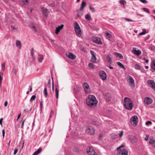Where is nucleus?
Returning <instances> with one entry per match:
<instances>
[{
  "mask_svg": "<svg viewBox=\"0 0 155 155\" xmlns=\"http://www.w3.org/2000/svg\"><path fill=\"white\" fill-rule=\"evenodd\" d=\"M86 103L88 105L93 107L97 105L98 101L94 96L89 95L86 99Z\"/></svg>",
  "mask_w": 155,
  "mask_h": 155,
  "instance_id": "nucleus-1",
  "label": "nucleus"
},
{
  "mask_svg": "<svg viewBox=\"0 0 155 155\" xmlns=\"http://www.w3.org/2000/svg\"><path fill=\"white\" fill-rule=\"evenodd\" d=\"M124 105L126 109L130 110L132 109L133 102L132 101H130L129 98L125 97L124 99Z\"/></svg>",
  "mask_w": 155,
  "mask_h": 155,
  "instance_id": "nucleus-2",
  "label": "nucleus"
},
{
  "mask_svg": "<svg viewBox=\"0 0 155 155\" xmlns=\"http://www.w3.org/2000/svg\"><path fill=\"white\" fill-rule=\"evenodd\" d=\"M75 32L77 36L80 37L82 35V32L80 27L77 22L75 21L74 24Z\"/></svg>",
  "mask_w": 155,
  "mask_h": 155,
  "instance_id": "nucleus-3",
  "label": "nucleus"
},
{
  "mask_svg": "<svg viewBox=\"0 0 155 155\" xmlns=\"http://www.w3.org/2000/svg\"><path fill=\"white\" fill-rule=\"evenodd\" d=\"M127 80L131 88H133L135 87L134 80L131 76L129 75L127 78Z\"/></svg>",
  "mask_w": 155,
  "mask_h": 155,
  "instance_id": "nucleus-4",
  "label": "nucleus"
},
{
  "mask_svg": "<svg viewBox=\"0 0 155 155\" xmlns=\"http://www.w3.org/2000/svg\"><path fill=\"white\" fill-rule=\"evenodd\" d=\"M138 119L137 116L134 115L132 116L130 118V122L131 124L134 126H136L138 123Z\"/></svg>",
  "mask_w": 155,
  "mask_h": 155,
  "instance_id": "nucleus-5",
  "label": "nucleus"
},
{
  "mask_svg": "<svg viewBox=\"0 0 155 155\" xmlns=\"http://www.w3.org/2000/svg\"><path fill=\"white\" fill-rule=\"evenodd\" d=\"M85 130L90 135H93L95 134L94 129L92 127H87Z\"/></svg>",
  "mask_w": 155,
  "mask_h": 155,
  "instance_id": "nucleus-6",
  "label": "nucleus"
},
{
  "mask_svg": "<svg viewBox=\"0 0 155 155\" xmlns=\"http://www.w3.org/2000/svg\"><path fill=\"white\" fill-rule=\"evenodd\" d=\"M83 86L84 88V91L86 93H88L90 92V87L87 83L84 82L83 84Z\"/></svg>",
  "mask_w": 155,
  "mask_h": 155,
  "instance_id": "nucleus-7",
  "label": "nucleus"
},
{
  "mask_svg": "<svg viewBox=\"0 0 155 155\" xmlns=\"http://www.w3.org/2000/svg\"><path fill=\"white\" fill-rule=\"evenodd\" d=\"M99 75L100 78L103 80H105L106 79L107 75L104 71H101L99 72Z\"/></svg>",
  "mask_w": 155,
  "mask_h": 155,
  "instance_id": "nucleus-8",
  "label": "nucleus"
},
{
  "mask_svg": "<svg viewBox=\"0 0 155 155\" xmlns=\"http://www.w3.org/2000/svg\"><path fill=\"white\" fill-rule=\"evenodd\" d=\"M147 83L148 86L155 91V83L154 81L153 80H149L147 81Z\"/></svg>",
  "mask_w": 155,
  "mask_h": 155,
  "instance_id": "nucleus-9",
  "label": "nucleus"
},
{
  "mask_svg": "<svg viewBox=\"0 0 155 155\" xmlns=\"http://www.w3.org/2000/svg\"><path fill=\"white\" fill-rule=\"evenodd\" d=\"M117 155H128V151L126 149H120L117 153Z\"/></svg>",
  "mask_w": 155,
  "mask_h": 155,
  "instance_id": "nucleus-10",
  "label": "nucleus"
},
{
  "mask_svg": "<svg viewBox=\"0 0 155 155\" xmlns=\"http://www.w3.org/2000/svg\"><path fill=\"white\" fill-rule=\"evenodd\" d=\"M93 42L97 43L98 45L102 44V43L101 42V38L98 37H94L93 38Z\"/></svg>",
  "mask_w": 155,
  "mask_h": 155,
  "instance_id": "nucleus-11",
  "label": "nucleus"
},
{
  "mask_svg": "<svg viewBox=\"0 0 155 155\" xmlns=\"http://www.w3.org/2000/svg\"><path fill=\"white\" fill-rule=\"evenodd\" d=\"M65 54L67 57L72 59H74L76 57L75 55L71 52L66 53Z\"/></svg>",
  "mask_w": 155,
  "mask_h": 155,
  "instance_id": "nucleus-12",
  "label": "nucleus"
},
{
  "mask_svg": "<svg viewBox=\"0 0 155 155\" xmlns=\"http://www.w3.org/2000/svg\"><path fill=\"white\" fill-rule=\"evenodd\" d=\"M90 52L92 55L91 61L92 62H95L96 59L95 53L94 51L91 50Z\"/></svg>",
  "mask_w": 155,
  "mask_h": 155,
  "instance_id": "nucleus-13",
  "label": "nucleus"
},
{
  "mask_svg": "<svg viewBox=\"0 0 155 155\" xmlns=\"http://www.w3.org/2000/svg\"><path fill=\"white\" fill-rule=\"evenodd\" d=\"M145 103L147 105L151 104L153 102V100L149 97H146L144 99Z\"/></svg>",
  "mask_w": 155,
  "mask_h": 155,
  "instance_id": "nucleus-14",
  "label": "nucleus"
},
{
  "mask_svg": "<svg viewBox=\"0 0 155 155\" xmlns=\"http://www.w3.org/2000/svg\"><path fill=\"white\" fill-rule=\"evenodd\" d=\"M132 52L134 53L137 56L140 55L141 53L140 50H137L135 48H134L132 49Z\"/></svg>",
  "mask_w": 155,
  "mask_h": 155,
  "instance_id": "nucleus-15",
  "label": "nucleus"
},
{
  "mask_svg": "<svg viewBox=\"0 0 155 155\" xmlns=\"http://www.w3.org/2000/svg\"><path fill=\"white\" fill-rule=\"evenodd\" d=\"M64 25L63 24L61 25L60 26H58L57 27H56L55 30V33L57 34H58L60 31V30L63 28Z\"/></svg>",
  "mask_w": 155,
  "mask_h": 155,
  "instance_id": "nucleus-16",
  "label": "nucleus"
},
{
  "mask_svg": "<svg viewBox=\"0 0 155 155\" xmlns=\"http://www.w3.org/2000/svg\"><path fill=\"white\" fill-rule=\"evenodd\" d=\"M30 28L34 32H37V29L35 26L33 24L31 25L30 26Z\"/></svg>",
  "mask_w": 155,
  "mask_h": 155,
  "instance_id": "nucleus-17",
  "label": "nucleus"
},
{
  "mask_svg": "<svg viewBox=\"0 0 155 155\" xmlns=\"http://www.w3.org/2000/svg\"><path fill=\"white\" fill-rule=\"evenodd\" d=\"M44 57L43 55L42 54H39L38 55V60L39 62H41L43 59Z\"/></svg>",
  "mask_w": 155,
  "mask_h": 155,
  "instance_id": "nucleus-18",
  "label": "nucleus"
},
{
  "mask_svg": "<svg viewBox=\"0 0 155 155\" xmlns=\"http://www.w3.org/2000/svg\"><path fill=\"white\" fill-rule=\"evenodd\" d=\"M21 2L24 5H28L29 4L28 0H21Z\"/></svg>",
  "mask_w": 155,
  "mask_h": 155,
  "instance_id": "nucleus-19",
  "label": "nucleus"
},
{
  "mask_svg": "<svg viewBox=\"0 0 155 155\" xmlns=\"http://www.w3.org/2000/svg\"><path fill=\"white\" fill-rule=\"evenodd\" d=\"M149 143L153 147H155V140L151 139Z\"/></svg>",
  "mask_w": 155,
  "mask_h": 155,
  "instance_id": "nucleus-20",
  "label": "nucleus"
},
{
  "mask_svg": "<svg viewBox=\"0 0 155 155\" xmlns=\"http://www.w3.org/2000/svg\"><path fill=\"white\" fill-rule=\"evenodd\" d=\"M86 4V2L85 1H83L82 2L80 7V10H83L84 7L85 6Z\"/></svg>",
  "mask_w": 155,
  "mask_h": 155,
  "instance_id": "nucleus-21",
  "label": "nucleus"
},
{
  "mask_svg": "<svg viewBox=\"0 0 155 155\" xmlns=\"http://www.w3.org/2000/svg\"><path fill=\"white\" fill-rule=\"evenodd\" d=\"M106 59L107 62L110 64H112V63L111 58L109 56H108L107 57Z\"/></svg>",
  "mask_w": 155,
  "mask_h": 155,
  "instance_id": "nucleus-22",
  "label": "nucleus"
},
{
  "mask_svg": "<svg viewBox=\"0 0 155 155\" xmlns=\"http://www.w3.org/2000/svg\"><path fill=\"white\" fill-rule=\"evenodd\" d=\"M94 149H93L92 147H87L86 149L88 155L89 154V153L92 151V150H93Z\"/></svg>",
  "mask_w": 155,
  "mask_h": 155,
  "instance_id": "nucleus-23",
  "label": "nucleus"
},
{
  "mask_svg": "<svg viewBox=\"0 0 155 155\" xmlns=\"http://www.w3.org/2000/svg\"><path fill=\"white\" fill-rule=\"evenodd\" d=\"M15 44L17 47H19L20 48H21V43L19 40H17L16 41Z\"/></svg>",
  "mask_w": 155,
  "mask_h": 155,
  "instance_id": "nucleus-24",
  "label": "nucleus"
},
{
  "mask_svg": "<svg viewBox=\"0 0 155 155\" xmlns=\"http://www.w3.org/2000/svg\"><path fill=\"white\" fill-rule=\"evenodd\" d=\"M42 9L44 15H45V16H47L48 15V14L47 13V9L44 7H43Z\"/></svg>",
  "mask_w": 155,
  "mask_h": 155,
  "instance_id": "nucleus-25",
  "label": "nucleus"
},
{
  "mask_svg": "<svg viewBox=\"0 0 155 155\" xmlns=\"http://www.w3.org/2000/svg\"><path fill=\"white\" fill-rule=\"evenodd\" d=\"M114 54L115 55L118 57L119 58H120V59H123V56L121 54L116 52L114 53Z\"/></svg>",
  "mask_w": 155,
  "mask_h": 155,
  "instance_id": "nucleus-26",
  "label": "nucleus"
},
{
  "mask_svg": "<svg viewBox=\"0 0 155 155\" xmlns=\"http://www.w3.org/2000/svg\"><path fill=\"white\" fill-rule=\"evenodd\" d=\"M42 150L41 148H39L37 151H35L33 154V155H37L38 153H40Z\"/></svg>",
  "mask_w": 155,
  "mask_h": 155,
  "instance_id": "nucleus-27",
  "label": "nucleus"
},
{
  "mask_svg": "<svg viewBox=\"0 0 155 155\" xmlns=\"http://www.w3.org/2000/svg\"><path fill=\"white\" fill-rule=\"evenodd\" d=\"M151 68L155 70V60H153L151 63Z\"/></svg>",
  "mask_w": 155,
  "mask_h": 155,
  "instance_id": "nucleus-28",
  "label": "nucleus"
},
{
  "mask_svg": "<svg viewBox=\"0 0 155 155\" xmlns=\"http://www.w3.org/2000/svg\"><path fill=\"white\" fill-rule=\"evenodd\" d=\"M55 93L56 95V97L58 99V98L59 97V91L57 87L55 89Z\"/></svg>",
  "mask_w": 155,
  "mask_h": 155,
  "instance_id": "nucleus-29",
  "label": "nucleus"
},
{
  "mask_svg": "<svg viewBox=\"0 0 155 155\" xmlns=\"http://www.w3.org/2000/svg\"><path fill=\"white\" fill-rule=\"evenodd\" d=\"M117 64L119 66L124 69H125V68L124 65L120 62H117Z\"/></svg>",
  "mask_w": 155,
  "mask_h": 155,
  "instance_id": "nucleus-30",
  "label": "nucleus"
},
{
  "mask_svg": "<svg viewBox=\"0 0 155 155\" xmlns=\"http://www.w3.org/2000/svg\"><path fill=\"white\" fill-rule=\"evenodd\" d=\"M85 19L87 20H90L91 18V15L88 14H86L85 16Z\"/></svg>",
  "mask_w": 155,
  "mask_h": 155,
  "instance_id": "nucleus-31",
  "label": "nucleus"
},
{
  "mask_svg": "<svg viewBox=\"0 0 155 155\" xmlns=\"http://www.w3.org/2000/svg\"><path fill=\"white\" fill-rule=\"evenodd\" d=\"M92 124L95 126H97L99 125L98 123L95 120H92Z\"/></svg>",
  "mask_w": 155,
  "mask_h": 155,
  "instance_id": "nucleus-32",
  "label": "nucleus"
},
{
  "mask_svg": "<svg viewBox=\"0 0 155 155\" xmlns=\"http://www.w3.org/2000/svg\"><path fill=\"white\" fill-rule=\"evenodd\" d=\"M88 155H97V153L95 152L94 150H92L88 154Z\"/></svg>",
  "mask_w": 155,
  "mask_h": 155,
  "instance_id": "nucleus-33",
  "label": "nucleus"
},
{
  "mask_svg": "<svg viewBox=\"0 0 155 155\" xmlns=\"http://www.w3.org/2000/svg\"><path fill=\"white\" fill-rule=\"evenodd\" d=\"M44 93L45 96L46 97L48 94L47 91V88L46 87H45L44 89Z\"/></svg>",
  "mask_w": 155,
  "mask_h": 155,
  "instance_id": "nucleus-34",
  "label": "nucleus"
},
{
  "mask_svg": "<svg viewBox=\"0 0 155 155\" xmlns=\"http://www.w3.org/2000/svg\"><path fill=\"white\" fill-rule=\"evenodd\" d=\"M149 49L151 51H153L155 50V47L151 45L149 47Z\"/></svg>",
  "mask_w": 155,
  "mask_h": 155,
  "instance_id": "nucleus-35",
  "label": "nucleus"
},
{
  "mask_svg": "<svg viewBox=\"0 0 155 155\" xmlns=\"http://www.w3.org/2000/svg\"><path fill=\"white\" fill-rule=\"evenodd\" d=\"M135 68L136 69H139V70L141 69V67L138 64H136L135 65Z\"/></svg>",
  "mask_w": 155,
  "mask_h": 155,
  "instance_id": "nucleus-36",
  "label": "nucleus"
},
{
  "mask_svg": "<svg viewBox=\"0 0 155 155\" xmlns=\"http://www.w3.org/2000/svg\"><path fill=\"white\" fill-rule=\"evenodd\" d=\"M73 90L75 92L78 93L79 92V89L78 87H76L74 88Z\"/></svg>",
  "mask_w": 155,
  "mask_h": 155,
  "instance_id": "nucleus-37",
  "label": "nucleus"
},
{
  "mask_svg": "<svg viewBox=\"0 0 155 155\" xmlns=\"http://www.w3.org/2000/svg\"><path fill=\"white\" fill-rule=\"evenodd\" d=\"M89 7L91 11L92 12H95V9L94 8L92 7L91 5H89Z\"/></svg>",
  "mask_w": 155,
  "mask_h": 155,
  "instance_id": "nucleus-38",
  "label": "nucleus"
},
{
  "mask_svg": "<svg viewBox=\"0 0 155 155\" xmlns=\"http://www.w3.org/2000/svg\"><path fill=\"white\" fill-rule=\"evenodd\" d=\"M143 11L147 13H150V12L148 9L146 8H142Z\"/></svg>",
  "mask_w": 155,
  "mask_h": 155,
  "instance_id": "nucleus-39",
  "label": "nucleus"
},
{
  "mask_svg": "<svg viewBox=\"0 0 155 155\" xmlns=\"http://www.w3.org/2000/svg\"><path fill=\"white\" fill-rule=\"evenodd\" d=\"M2 70V71H4L5 69V63L2 64L1 65Z\"/></svg>",
  "mask_w": 155,
  "mask_h": 155,
  "instance_id": "nucleus-40",
  "label": "nucleus"
},
{
  "mask_svg": "<svg viewBox=\"0 0 155 155\" xmlns=\"http://www.w3.org/2000/svg\"><path fill=\"white\" fill-rule=\"evenodd\" d=\"M106 36L107 37H108V38H111V35L109 33L107 32L106 33Z\"/></svg>",
  "mask_w": 155,
  "mask_h": 155,
  "instance_id": "nucleus-41",
  "label": "nucleus"
},
{
  "mask_svg": "<svg viewBox=\"0 0 155 155\" xmlns=\"http://www.w3.org/2000/svg\"><path fill=\"white\" fill-rule=\"evenodd\" d=\"M119 2L123 5H124V3H126V2L124 0H120Z\"/></svg>",
  "mask_w": 155,
  "mask_h": 155,
  "instance_id": "nucleus-42",
  "label": "nucleus"
},
{
  "mask_svg": "<svg viewBox=\"0 0 155 155\" xmlns=\"http://www.w3.org/2000/svg\"><path fill=\"white\" fill-rule=\"evenodd\" d=\"M73 150L76 153H78L79 151V149L78 148L75 147L74 148Z\"/></svg>",
  "mask_w": 155,
  "mask_h": 155,
  "instance_id": "nucleus-43",
  "label": "nucleus"
},
{
  "mask_svg": "<svg viewBox=\"0 0 155 155\" xmlns=\"http://www.w3.org/2000/svg\"><path fill=\"white\" fill-rule=\"evenodd\" d=\"M36 97V96L35 95H32L30 100V101H31L32 100H34L35 98Z\"/></svg>",
  "mask_w": 155,
  "mask_h": 155,
  "instance_id": "nucleus-44",
  "label": "nucleus"
},
{
  "mask_svg": "<svg viewBox=\"0 0 155 155\" xmlns=\"http://www.w3.org/2000/svg\"><path fill=\"white\" fill-rule=\"evenodd\" d=\"M83 14L82 12H79L77 14V17H80L81 16L83 15Z\"/></svg>",
  "mask_w": 155,
  "mask_h": 155,
  "instance_id": "nucleus-45",
  "label": "nucleus"
},
{
  "mask_svg": "<svg viewBox=\"0 0 155 155\" xmlns=\"http://www.w3.org/2000/svg\"><path fill=\"white\" fill-rule=\"evenodd\" d=\"M88 65V66L90 68H93L94 67L93 64L91 63H89Z\"/></svg>",
  "mask_w": 155,
  "mask_h": 155,
  "instance_id": "nucleus-46",
  "label": "nucleus"
},
{
  "mask_svg": "<svg viewBox=\"0 0 155 155\" xmlns=\"http://www.w3.org/2000/svg\"><path fill=\"white\" fill-rule=\"evenodd\" d=\"M152 123V122L151 121H148L146 122L145 124L146 125H148L149 124H151Z\"/></svg>",
  "mask_w": 155,
  "mask_h": 155,
  "instance_id": "nucleus-47",
  "label": "nucleus"
},
{
  "mask_svg": "<svg viewBox=\"0 0 155 155\" xmlns=\"http://www.w3.org/2000/svg\"><path fill=\"white\" fill-rule=\"evenodd\" d=\"M147 32L146 30L143 31L139 34V35H142L145 34Z\"/></svg>",
  "mask_w": 155,
  "mask_h": 155,
  "instance_id": "nucleus-48",
  "label": "nucleus"
},
{
  "mask_svg": "<svg viewBox=\"0 0 155 155\" xmlns=\"http://www.w3.org/2000/svg\"><path fill=\"white\" fill-rule=\"evenodd\" d=\"M25 121V120H24L22 122L21 125V128H23L24 124Z\"/></svg>",
  "mask_w": 155,
  "mask_h": 155,
  "instance_id": "nucleus-49",
  "label": "nucleus"
},
{
  "mask_svg": "<svg viewBox=\"0 0 155 155\" xmlns=\"http://www.w3.org/2000/svg\"><path fill=\"white\" fill-rule=\"evenodd\" d=\"M33 49L32 48L31 49V56L33 57L34 55V53L33 52Z\"/></svg>",
  "mask_w": 155,
  "mask_h": 155,
  "instance_id": "nucleus-50",
  "label": "nucleus"
},
{
  "mask_svg": "<svg viewBox=\"0 0 155 155\" xmlns=\"http://www.w3.org/2000/svg\"><path fill=\"white\" fill-rule=\"evenodd\" d=\"M12 72L15 74H16L17 71L15 68H13L12 71Z\"/></svg>",
  "mask_w": 155,
  "mask_h": 155,
  "instance_id": "nucleus-51",
  "label": "nucleus"
},
{
  "mask_svg": "<svg viewBox=\"0 0 155 155\" xmlns=\"http://www.w3.org/2000/svg\"><path fill=\"white\" fill-rule=\"evenodd\" d=\"M123 134V131H122L120 132L119 134V136L120 137H122Z\"/></svg>",
  "mask_w": 155,
  "mask_h": 155,
  "instance_id": "nucleus-52",
  "label": "nucleus"
},
{
  "mask_svg": "<svg viewBox=\"0 0 155 155\" xmlns=\"http://www.w3.org/2000/svg\"><path fill=\"white\" fill-rule=\"evenodd\" d=\"M140 1L144 4H145L147 3V2L146 0H140Z\"/></svg>",
  "mask_w": 155,
  "mask_h": 155,
  "instance_id": "nucleus-53",
  "label": "nucleus"
},
{
  "mask_svg": "<svg viewBox=\"0 0 155 155\" xmlns=\"http://www.w3.org/2000/svg\"><path fill=\"white\" fill-rule=\"evenodd\" d=\"M124 147V145H121L119 147H118L117 148V150H118L120 149L121 148H122Z\"/></svg>",
  "mask_w": 155,
  "mask_h": 155,
  "instance_id": "nucleus-54",
  "label": "nucleus"
},
{
  "mask_svg": "<svg viewBox=\"0 0 155 155\" xmlns=\"http://www.w3.org/2000/svg\"><path fill=\"white\" fill-rule=\"evenodd\" d=\"M124 19L125 20L128 21H132V20L129 19H128V18H124Z\"/></svg>",
  "mask_w": 155,
  "mask_h": 155,
  "instance_id": "nucleus-55",
  "label": "nucleus"
},
{
  "mask_svg": "<svg viewBox=\"0 0 155 155\" xmlns=\"http://www.w3.org/2000/svg\"><path fill=\"white\" fill-rule=\"evenodd\" d=\"M18 151V149L17 148H15L14 150V154H16L17 153V152Z\"/></svg>",
  "mask_w": 155,
  "mask_h": 155,
  "instance_id": "nucleus-56",
  "label": "nucleus"
},
{
  "mask_svg": "<svg viewBox=\"0 0 155 155\" xmlns=\"http://www.w3.org/2000/svg\"><path fill=\"white\" fill-rule=\"evenodd\" d=\"M2 136L3 137H5V131L4 129H3L2 130Z\"/></svg>",
  "mask_w": 155,
  "mask_h": 155,
  "instance_id": "nucleus-57",
  "label": "nucleus"
},
{
  "mask_svg": "<svg viewBox=\"0 0 155 155\" xmlns=\"http://www.w3.org/2000/svg\"><path fill=\"white\" fill-rule=\"evenodd\" d=\"M43 101H41V102H40V107H41V109L42 108V107H43Z\"/></svg>",
  "mask_w": 155,
  "mask_h": 155,
  "instance_id": "nucleus-58",
  "label": "nucleus"
},
{
  "mask_svg": "<svg viewBox=\"0 0 155 155\" xmlns=\"http://www.w3.org/2000/svg\"><path fill=\"white\" fill-rule=\"evenodd\" d=\"M54 112L53 111H52L50 114V117L51 118L54 115Z\"/></svg>",
  "mask_w": 155,
  "mask_h": 155,
  "instance_id": "nucleus-59",
  "label": "nucleus"
},
{
  "mask_svg": "<svg viewBox=\"0 0 155 155\" xmlns=\"http://www.w3.org/2000/svg\"><path fill=\"white\" fill-rule=\"evenodd\" d=\"M11 28L13 30V31H15V30H16L17 28H16L14 26L12 25L11 26Z\"/></svg>",
  "mask_w": 155,
  "mask_h": 155,
  "instance_id": "nucleus-60",
  "label": "nucleus"
},
{
  "mask_svg": "<svg viewBox=\"0 0 155 155\" xmlns=\"http://www.w3.org/2000/svg\"><path fill=\"white\" fill-rule=\"evenodd\" d=\"M149 137V135H147L146 136V137L145 138H144L145 140L146 141H147L148 139V138Z\"/></svg>",
  "mask_w": 155,
  "mask_h": 155,
  "instance_id": "nucleus-61",
  "label": "nucleus"
},
{
  "mask_svg": "<svg viewBox=\"0 0 155 155\" xmlns=\"http://www.w3.org/2000/svg\"><path fill=\"white\" fill-rule=\"evenodd\" d=\"M2 78L1 77V74L0 73V85H1L2 82Z\"/></svg>",
  "mask_w": 155,
  "mask_h": 155,
  "instance_id": "nucleus-62",
  "label": "nucleus"
},
{
  "mask_svg": "<svg viewBox=\"0 0 155 155\" xmlns=\"http://www.w3.org/2000/svg\"><path fill=\"white\" fill-rule=\"evenodd\" d=\"M51 87V84H48L46 86V87L50 88Z\"/></svg>",
  "mask_w": 155,
  "mask_h": 155,
  "instance_id": "nucleus-63",
  "label": "nucleus"
},
{
  "mask_svg": "<svg viewBox=\"0 0 155 155\" xmlns=\"http://www.w3.org/2000/svg\"><path fill=\"white\" fill-rule=\"evenodd\" d=\"M3 120V118H1L0 119V124L2 126V121Z\"/></svg>",
  "mask_w": 155,
  "mask_h": 155,
  "instance_id": "nucleus-64",
  "label": "nucleus"
}]
</instances>
